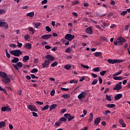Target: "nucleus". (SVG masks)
I'll return each instance as SVG.
<instances>
[{"label":"nucleus","instance_id":"f257e3e1","mask_svg":"<svg viewBox=\"0 0 130 130\" xmlns=\"http://www.w3.org/2000/svg\"><path fill=\"white\" fill-rule=\"evenodd\" d=\"M10 53L14 56L17 57H19L20 55H22L23 54V52H22V51L19 49L11 50L10 51Z\"/></svg>","mask_w":130,"mask_h":130},{"label":"nucleus","instance_id":"f03ea898","mask_svg":"<svg viewBox=\"0 0 130 130\" xmlns=\"http://www.w3.org/2000/svg\"><path fill=\"white\" fill-rule=\"evenodd\" d=\"M108 62L109 63H111L112 64H114V63H119V62H122L124 61L123 60H120V59H109L107 60Z\"/></svg>","mask_w":130,"mask_h":130},{"label":"nucleus","instance_id":"7ed1b4c3","mask_svg":"<svg viewBox=\"0 0 130 130\" xmlns=\"http://www.w3.org/2000/svg\"><path fill=\"white\" fill-rule=\"evenodd\" d=\"M117 41H118V45H122L124 42H126V40L122 37H119L117 39Z\"/></svg>","mask_w":130,"mask_h":130},{"label":"nucleus","instance_id":"20e7f679","mask_svg":"<svg viewBox=\"0 0 130 130\" xmlns=\"http://www.w3.org/2000/svg\"><path fill=\"white\" fill-rule=\"evenodd\" d=\"M27 108L29 110H30V111H35V112H37V111H38L36 106L34 105H29L27 106Z\"/></svg>","mask_w":130,"mask_h":130},{"label":"nucleus","instance_id":"39448f33","mask_svg":"<svg viewBox=\"0 0 130 130\" xmlns=\"http://www.w3.org/2000/svg\"><path fill=\"white\" fill-rule=\"evenodd\" d=\"M74 38H75V36L70 34H67L64 37V39L68 40V41H72V40H74Z\"/></svg>","mask_w":130,"mask_h":130},{"label":"nucleus","instance_id":"423d86ee","mask_svg":"<svg viewBox=\"0 0 130 130\" xmlns=\"http://www.w3.org/2000/svg\"><path fill=\"white\" fill-rule=\"evenodd\" d=\"M42 65L43 68H49V66H50V61L48 60H45Z\"/></svg>","mask_w":130,"mask_h":130},{"label":"nucleus","instance_id":"0eeeda50","mask_svg":"<svg viewBox=\"0 0 130 130\" xmlns=\"http://www.w3.org/2000/svg\"><path fill=\"white\" fill-rule=\"evenodd\" d=\"M0 27H3V28H5V29H8L9 28V25L7 22H4L3 20H1Z\"/></svg>","mask_w":130,"mask_h":130},{"label":"nucleus","instance_id":"6e6552de","mask_svg":"<svg viewBox=\"0 0 130 130\" xmlns=\"http://www.w3.org/2000/svg\"><path fill=\"white\" fill-rule=\"evenodd\" d=\"M87 94V92L82 91L79 95L78 96V99L80 100H82V98H85L86 97V95Z\"/></svg>","mask_w":130,"mask_h":130},{"label":"nucleus","instance_id":"1a4fd4ad","mask_svg":"<svg viewBox=\"0 0 130 130\" xmlns=\"http://www.w3.org/2000/svg\"><path fill=\"white\" fill-rule=\"evenodd\" d=\"M46 58L48 60H49V61H53V60H54V59H55V57L52 55L48 54L46 56Z\"/></svg>","mask_w":130,"mask_h":130},{"label":"nucleus","instance_id":"9d476101","mask_svg":"<svg viewBox=\"0 0 130 130\" xmlns=\"http://www.w3.org/2000/svg\"><path fill=\"white\" fill-rule=\"evenodd\" d=\"M2 111H3L4 112H6V111L7 112H10L11 111V108L7 106V107H3L1 109Z\"/></svg>","mask_w":130,"mask_h":130},{"label":"nucleus","instance_id":"9b49d317","mask_svg":"<svg viewBox=\"0 0 130 130\" xmlns=\"http://www.w3.org/2000/svg\"><path fill=\"white\" fill-rule=\"evenodd\" d=\"M2 81L3 82V83H4L5 84H7L9 83H10V82H11V79H10L9 78H8V76L4 77L3 79H2Z\"/></svg>","mask_w":130,"mask_h":130},{"label":"nucleus","instance_id":"f8f14e48","mask_svg":"<svg viewBox=\"0 0 130 130\" xmlns=\"http://www.w3.org/2000/svg\"><path fill=\"white\" fill-rule=\"evenodd\" d=\"M86 32L87 34H89V35H92L93 34V29H92V28L91 27H88L86 28Z\"/></svg>","mask_w":130,"mask_h":130},{"label":"nucleus","instance_id":"ddd939ff","mask_svg":"<svg viewBox=\"0 0 130 130\" xmlns=\"http://www.w3.org/2000/svg\"><path fill=\"white\" fill-rule=\"evenodd\" d=\"M52 36L51 35H44L42 36L41 39H49Z\"/></svg>","mask_w":130,"mask_h":130},{"label":"nucleus","instance_id":"4468645a","mask_svg":"<svg viewBox=\"0 0 130 130\" xmlns=\"http://www.w3.org/2000/svg\"><path fill=\"white\" fill-rule=\"evenodd\" d=\"M24 48L26 49H31L32 48V44L31 43H27L24 45Z\"/></svg>","mask_w":130,"mask_h":130},{"label":"nucleus","instance_id":"2eb2a0df","mask_svg":"<svg viewBox=\"0 0 130 130\" xmlns=\"http://www.w3.org/2000/svg\"><path fill=\"white\" fill-rule=\"evenodd\" d=\"M119 123L120 124H121V125H122L123 127H125V126H126V125L124 123V121H123V119H119Z\"/></svg>","mask_w":130,"mask_h":130},{"label":"nucleus","instance_id":"dca6fc26","mask_svg":"<svg viewBox=\"0 0 130 130\" xmlns=\"http://www.w3.org/2000/svg\"><path fill=\"white\" fill-rule=\"evenodd\" d=\"M121 98H122V94H117L114 96L115 100H119Z\"/></svg>","mask_w":130,"mask_h":130},{"label":"nucleus","instance_id":"f3484780","mask_svg":"<svg viewBox=\"0 0 130 130\" xmlns=\"http://www.w3.org/2000/svg\"><path fill=\"white\" fill-rule=\"evenodd\" d=\"M100 121H101V118L98 117L96 119L94 120V124L95 125H98L99 123H100Z\"/></svg>","mask_w":130,"mask_h":130},{"label":"nucleus","instance_id":"a211bd4d","mask_svg":"<svg viewBox=\"0 0 130 130\" xmlns=\"http://www.w3.org/2000/svg\"><path fill=\"white\" fill-rule=\"evenodd\" d=\"M7 125L6 124V122L4 121H2L0 122V128H3V127H6Z\"/></svg>","mask_w":130,"mask_h":130},{"label":"nucleus","instance_id":"6ab92c4d","mask_svg":"<svg viewBox=\"0 0 130 130\" xmlns=\"http://www.w3.org/2000/svg\"><path fill=\"white\" fill-rule=\"evenodd\" d=\"M122 88V86H119L118 84H116L113 90H116L117 91H119Z\"/></svg>","mask_w":130,"mask_h":130},{"label":"nucleus","instance_id":"aec40b11","mask_svg":"<svg viewBox=\"0 0 130 130\" xmlns=\"http://www.w3.org/2000/svg\"><path fill=\"white\" fill-rule=\"evenodd\" d=\"M57 106V105H56V104L51 105L50 107V109H49L50 111H52L53 109H55V108H56Z\"/></svg>","mask_w":130,"mask_h":130},{"label":"nucleus","instance_id":"412c9836","mask_svg":"<svg viewBox=\"0 0 130 130\" xmlns=\"http://www.w3.org/2000/svg\"><path fill=\"white\" fill-rule=\"evenodd\" d=\"M124 79V77H122L121 76L120 77H117V76H115L114 77V80H115L116 81L117 80H123Z\"/></svg>","mask_w":130,"mask_h":130},{"label":"nucleus","instance_id":"4be33fe9","mask_svg":"<svg viewBox=\"0 0 130 130\" xmlns=\"http://www.w3.org/2000/svg\"><path fill=\"white\" fill-rule=\"evenodd\" d=\"M19 61V58L18 57H14L13 59L11 60L12 63H17Z\"/></svg>","mask_w":130,"mask_h":130},{"label":"nucleus","instance_id":"5701e85b","mask_svg":"<svg viewBox=\"0 0 130 130\" xmlns=\"http://www.w3.org/2000/svg\"><path fill=\"white\" fill-rule=\"evenodd\" d=\"M8 75H7V74L5 72H0V77H1V78H3V79L4 78H6V77H7Z\"/></svg>","mask_w":130,"mask_h":130},{"label":"nucleus","instance_id":"b1692460","mask_svg":"<svg viewBox=\"0 0 130 130\" xmlns=\"http://www.w3.org/2000/svg\"><path fill=\"white\" fill-rule=\"evenodd\" d=\"M116 106L115 105V104H107V107H108V108H114V107H115Z\"/></svg>","mask_w":130,"mask_h":130},{"label":"nucleus","instance_id":"393cba45","mask_svg":"<svg viewBox=\"0 0 130 130\" xmlns=\"http://www.w3.org/2000/svg\"><path fill=\"white\" fill-rule=\"evenodd\" d=\"M35 13L34 12H29L26 14L27 17H30V18H33L34 17Z\"/></svg>","mask_w":130,"mask_h":130},{"label":"nucleus","instance_id":"a878e982","mask_svg":"<svg viewBox=\"0 0 130 130\" xmlns=\"http://www.w3.org/2000/svg\"><path fill=\"white\" fill-rule=\"evenodd\" d=\"M94 55L96 57H98V56H102V52H96Z\"/></svg>","mask_w":130,"mask_h":130},{"label":"nucleus","instance_id":"bb28decb","mask_svg":"<svg viewBox=\"0 0 130 130\" xmlns=\"http://www.w3.org/2000/svg\"><path fill=\"white\" fill-rule=\"evenodd\" d=\"M61 97L62 98H64V99H68L69 98H71V96L70 95V94H63L61 95Z\"/></svg>","mask_w":130,"mask_h":130},{"label":"nucleus","instance_id":"cd10ccee","mask_svg":"<svg viewBox=\"0 0 130 130\" xmlns=\"http://www.w3.org/2000/svg\"><path fill=\"white\" fill-rule=\"evenodd\" d=\"M72 68V66H71V64H66L64 66V69L66 70H67L68 71H69V70H71V69Z\"/></svg>","mask_w":130,"mask_h":130},{"label":"nucleus","instance_id":"c85d7f7f","mask_svg":"<svg viewBox=\"0 0 130 130\" xmlns=\"http://www.w3.org/2000/svg\"><path fill=\"white\" fill-rule=\"evenodd\" d=\"M5 52L7 58H11V54H10V53H9V52H8V49H6Z\"/></svg>","mask_w":130,"mask_h":130},{"label":"nucleus","instance_id":"c756f323","mask_svg":"<svg viewBox=\"0 0 130 130\" xmlns=\"http://www.w3.org/2000/svg\"><path fill=\"white\" fill-rule=\"evenodd\" d=\"M29 58V56H24L23 57L22 60L24 62H25V61H27V60H28Z\"/></svg>","mask_w":130,"mask_h":130},{"label":"nucleus","instance_id":"7c9ffc66","mask_svg":"<svg viewBox=\"0 0 130 130\" xmlns=\"http://www.w3.org/2000/svg\"><path fill=\"white\" fill-rule=\"evenodd\" d=\"M121 73H122V70H120L119 72H118L116 73L115 74H114L113 75V77H116V76H118V75H120V74H121Z\"/></svg>","mask_w":130,"mask_h":130},{"label":"nucleus","instance_id":"2f4dec72","mask_svg":"<svg viewBox=\"0 0 130 130\" xmlns=\"http://www.w3.org/2000/svg\"><path fill=\"white\" fill-rule=\"evenodd\" d=\"M65 52H67V53H71L72 52V48L68 47L65 51Z\"/></svg>","mask_w":130,"mask_h":130},{"label":"nucleus","instance_id":"473e14b6","mask_svg":"<svg viewBox=\"0 0 130 130\" xmlns=\"http://www.w3.org/2000/svg\"><path fill=\"white\" fill-rule=\"evenodd\" d=\"M29 30L30 31V32H31L32 35H34V33H35V29H34V28L32 27H28Z\"/></svg>","mask_w":130,"mask_h":130},{"label":"nucleus","instance_id":"72a5a7b5","mask_svg":"<svg viewBox=\"0 0 130 130\" xmlns=\"http://www.w3.org/2000/svg\"><path fill=\"white\" fill-rule=\"evenodd\" d=\"M58 64V62L54 61L51 63V66L52 68H54V67H56V65Z\"/></svg>","mask_w":130,"mask_h":130},{"label":"nucleus","instance_id":"f704fd0d","mask_svg":"<svg viewBox=\"0 0 130 130\" xmlns=\"http://www.w3.org/2000/svg\"><path fill=\"white\" fill-rule=\"evenodd\" d=\"M75 118V116H72L71 115V114L69 115V117L68 118V121H71V120H73V119H74Z\"/></svg>","mask_w":130,"mask_h":130},{"label":"nucleus","instance_id":"c9c22d12","mask_svg":"<svg viewBox=\"0 0 130 130\" xmlns=\"http://www.w3.org/2000/svg\"><path fill=\"white\" fill-rule=\"evenodd\" d=\"M30 72L31 73V74H35V73H38V69H36V68H34Z\"/></svg>","mask_w":130,"mask_h":130},{"label":"nucleus","instance_id":"e433bc0d","mask_svg":"<svg viewBox=\"0 0 130 130\" xmlns=\"http://www.w3.org/2000/svg\"><path fill=\"white\" fill-rule=\"evenodd\" d=\"M106 99L108 101H112L111 96L108 95V94L106 95Z\"/></svg>","mask_w":130,"mask_h":130},{"label":"nucleus","instance_id":"4c0bfd02","mask_svg":"<svg viewBox=\"0 0 130 130\" xmlns=\"http://www.w3.org/2000/svg\"><path fill=\"white\" fill-rule=\"evenodd\" d=\"M49 108V105H46L45 106H44V107L42 108V111H43V110H47V109H48Z\"/></svg>","mask_w":130,"mask_h":130},{"label":"nucleus","instance_id":"58836bf2","mask_svg":"<svg viewBox=\"0 0 130 130\" xmlns=\"http://www.w3.org/2000/svg\"><path fill=\"white\" fill-rule=\"evenodd\" d=\"M16 66L18 67V68H22L23 65L22 64V63L21 62H18L16 64Z\"/></svg>","mask_w":130,"mask_h":130},{"label":"nucleus","instance_id":"ea45409f","mask_svg":"<svg viewBox=\"0 0 130 130\" xmlns=\"http://www.w3.org/2000/svg\"><path fill=\"white\" fill-rule=\"evenodd\" d=\"M61 123V122L60 121H57L55 123V125H56V126H59V125H60Z\"/></svg>","mask_w":130,"mask_h":130},{"label":"nucleus","instance_id":"a19ab883","mask_svg":"<svg viewBox=\"0 0 130 130\" xmlns=\"http://www.w3.org/2000/svg\"><path fill=\"white\" fill-rule=\"evenodd\" d=\"M97 83H98V80L94 79L93 80L92 82L91 83V85H96V84H97Z\"/></svg>","mask_w":130,"mask_h":130},{"label":"nucleus","instance_id":"79ce46f5","mask_svg":"<svg viewBox=\"0 0 130 130\" xmlns=\"http://www.w3.org/2000/svg\"><path fill=\"white\" fill-rule=\"evenodd\" d=\"M81 66L83 68V69H86L87 70H89V66H86L83 64H81Z\"/></svg>","mask_w":130,"mask_h":130},{"label":"nucleus","instance_id":"37998d69","mask_svg":"<svg viewBox=\"0 0 130 130\" xmlns=\"http://www.w3.org/2000/svg\"><path fill=\"white\" fill-rule=\"evenodd\" d=\"M101 41H102L103 42L104 41L107 42V39L105 37H101Z\"/></svg>","mask_w":130,"mask_h":130},{"label":"nucleus","instance_id":"c03bdc74","mask_svg":"<svg viewBox=\"0 0 130 130\" xmlns=\"http://www.w3.org/2000/svg\"><path fill=\"white\" fill-rule=\"evenodd\" d=\"M89 115L90 118L89 119V122H90V121H92V120H93V114L90 113Z\"/></svg>","mask_w":130,"mask_h":130},{"label":"nucleus","instance_id":"a18cd8bd","mask_svg":"<svg viewBox=\"0 0 130 130\" xmlns=\"http://www.w3.org/2000/svg\"><path fill=\"white\" fill-rule=\"evenodd\" d=\"M106 73V71H103L102 72H100V75H101V76H104Z\"/></svg>","mask_w":130,"mask_h":130},{"label":"nucleus","instance_id":"49530a36","mask_svg":"<svg viewBox=\"0 0 130 130\" xmlns=\"http://www.w3.org/2000/svg\"><path fill=\"white\" fill-rule=\"evenodd\" d=\"M60 121H63L64 122H66L67 121V119L64 117H61L60 118Z\"/></svg>","mask_w":130,"mask_h":130},{"label":"nucleus","instance_id":"de8ad7c7","mask_svg":"<svg viewBox=\"0 0 130 130\" xmlns=\"http://www.w3.org/2000/svg\"><path fill=\"white\" fill-rule=\"evenodd\" d=\"M54 94H55V90H54V89H53L50 92V95L51 96H54Z\"/></svg>","mask_w":130,"mask_h":130},{"label":"nucleus","instance_id":"09e8293b","mask_svg":"<svg viewBox=\"0 0 130 130\" xmlns=\"http://www.w3.org/2000/svg\"><path fill=\"white\" fill-rule=\"evenodd\" d=\"M0 91H3L4 93H5L6 94H8V93L7 92V90L2 88L1 86H0Z\"/></svg>","mask_w":130,"mask_h":130},{"label":"nucleus","instance_id":"8fccbe9b","mask_svg":"<svg viewBox=\"0 0 130 130\" xmlns=\"http://www.w3.org/2000/svg\"><path fill=\"white\" fill-rule=\"evenodd\" d=\"M46 30L48 32H50V31H51V28H50V27L49 26H47L46 27Z\"/></svg>","mask_w":130,"mask_h":130},{"label":"nucleus","instance_id":"3c124183","mask_svg":"<svg viewBox=\"0 0 130 130\" xmlns=\"http://www.w3.org/2000/svg\"><path fill=\"white\" fill-rule=\"evenodd\" d=\"M129 28V25H125L124 31H128Z\"/></svg>","mask_w":130,"mask_h":130},{"label":"nucleus","instance_id":"603ef678","mask_svg":"<svg viewBox=\"0 0 130 130\" xmlns=\"http://www.w3.org/2000/svg\"><path fill=\"white\" fill-rule=\"evenodd\" d=\"M94 72H100V68L99 67L93 69Z\"/></svg>","mask_w":130,"mask_h":130},{"label":"nucleus","instance_id":"864d4df0","mask_svg":"<svg viewBox=\"0 0 130 130\" xmlns=\"http://www.w3.org/2000/svg\"><path fill=\"white\" fill-rule=\"evenodd\" d=\"M126 14H127V11H123L122 12H121L120 15H122V16H125V15H126Z\"/></svg>","mask_w":130,"mask_h":130},{"label":"nucleus","instance_id":"5fc2aeb1","mask_svg":"<svg viewBox=\"0 0 130 130\" xmlns=\"http://www.w3.org/2000/svg\"><path fill=\"white\" fill-rule=\"evenodd\" d=\"M40 22L35 23V28H38V27H40Z\"/></svg>","mask_w":130,"mask_h":130},{"label":"nucleus","instance_id":"6e6d98bb","mask_svg":"<svg viewBox=\"0 0 130 130\" xmlns=\"http://www.w3.org/2000/svg\"><path fill=\"white\" fill-rule=\"evenodd\" d=\"M10 47H13L14 48H16L17 46L15 44H11L9 45Z\"/></svg>","mask_w":130,"mask_h":130},{"label":"nucleus","instance_id":"4d7b16f0","mask_svg":"<svg viewBox=\"0 0 130 130\" xmlns=\"http://www.w3.org/2000/svg\"><path fill=\"white\" fill-rule=\"evenodd\" d=\"M31 79H38V77L35 76L34 74H31Z\"/></svg>","mask_w":130,"mask_h":130},{"label":"nucleus","instance_id":"13d9d810","mask_svg":"<svg viewBox=\"0 0 130 130\" xmlns=\"http://www.w3.org/2000/svg\"><path fill=\"white\" fill-rule=\"evenodd\" d=\"M70 84H76V83H78V81H77V80L75 81L73 80H71L70 81Z\"/></svg>","mask_w":130,"mask_h":130},{"label":"nucleus","instance_id":"bf43d9fd","mask_svg":"<svg viewBox=\"0 0 130 130\" xmlns=\"http://www.w3.org/2000/svg\"><path fill=\"white\" fill-rule=\"evenodd\" d=\"M24 39L25 40H28V39H30V36H29V35H26V36H24Z\"/></svg>","mask_w":130,"mask_h":130},{"label":"nucleus","instance_id":"052dcab7","mask_svg":"<svg viewBox=\"0 0 130 130\" xmlns=\"http://www.w3.org/2000/svg\"><path fill=\"white\" fill-rule=\"evenodd\" d=\"M108 25H109V24H107L106 23H103V28L104 29H105V28H106V27H107V26H108Z\"/></svg>","mask_w":130,"mask_h":130},{"label":"nucleus","instance_id":"680f3d73","mask_svg":"<svg viewBox=\"0 0 130 130\" xmlns=\"http://www.w3.org/2000/svg\"><path fill=\"white\" fill-rule=\"evenodd\" d=\"M32 116L34 117H38V114H37L36 112H32Z\"/></svg>","mask_w":130,"mask_h":130},{"label":"nucleus","instance_id":"e2e57ef3","mask_svg":"<svg viewBox=\"0 0 130 130\" xmlns=\"http://www.w3.org/2000/svg\"><path fill=\"white\" fill-rule=\"evenodd\" d=\"M70 114H64V117H65L66 118H69V117H70Z\"/></svg>","mask_w":130,"mask_h":130},{"label":"nucleus","instance_id":"0e129e2a","mask_svg":"<svg viewBox=\"0 0 130 130\" xmlns=\"http://www.w3.org/2000/svg\"><path fill=\"white\" fill-rule=\"evenodd\" d=\"M17 43H18V44L17 45V47L21 48L23 46V44L20 43H19V42H18Z\"/></svg>","mask_w":130,"mask_h":130},{"label":"nucleus","instance_id":"69168bd1","mask_svg":"<svg viewBox=\"0 0 130 130\" xmlns=\"http://www.w3.org/2000/svg\"><path fill=\"white\" fill-rule=\"evenodd\" d=\"M47 0H43L42 1L41 4L42 5H45V4H47Z\"/></svg>","mask_w":130,"mask_h":130},{"label":"nucleus","instance_id":"338daca9","mask_svg":"<svg viewBox=\"0 0 130 130\" xmlns=\"http://www.w3.org/2000/svg\"><path fill=\"white\" fill-rule=\"evenodd\" d=\"M99 81L100 84H102V82H103V81L102 80V78H101V77H99Z\"/></svg>","mask_w":130,"mask_h":130},{"label":"nucleus","instance_id":"774afa93","mask_svg":"<svg viewBox=\"0 0 130 130\" xmlns=\"http://www.w3.org/2000/svg\"><path fill=\"white\" fill-rule=\"evenodd\" d=\"M84 80H85V77L83 76V77H80L79 82H83V81H84Z\"/></svg>","mask_w":130,"mask_h":130}]
</instances>
